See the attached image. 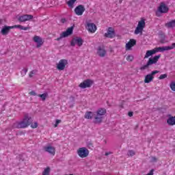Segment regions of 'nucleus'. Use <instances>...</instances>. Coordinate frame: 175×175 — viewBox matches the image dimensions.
Here are the masks:
<instances>
[{
  "mask_svg": "<svg viewBox=\"0 0 175 175\" xmlns=\"http://www.w3.org/2000/svg\"><path fill=\"white\" fill-rule=\"evenodd\" d=\"M31 124H32V118H29V116H28V114H25V118L22 122L14 124V128H27V126H29Z\"/></svg>",
  "mask_w": 175,
  "mask_h": 175,
  "instance_id": "1",
  "label": "nucleus"
},
{
  "mask_svg": "<svg viewBox=\"0 0 175 175\" xmlns=\"http://www.w3.org/2000/svg\"><path fill=\"white\" fill-rule=\"evenodd\" d=\"M107 113L106 109L99 108L96 112V116L94 117V124H102L103 122V116Z\"/></svg>",
  "mask_w": 175,
  "mask_h": 175,
  "instance_id": "2",
  "label": "nucleus"
},
{
  "mask_svg": "<svg viewBox=\"0 0 175 175\" xmlns=\"http://www.w3.org/2000/svg\"><path fill=\"white\" fill-rule=\"evenodd\" d=\"M161 58V55H156L152 58H149L146 65H144L140 67V70H146V69H148L151 65H154V64H157L158 62V59Z\"/></svg>",
  "mask_w": 175,
  "mask_h": 175,
  "instance_id": "3",
  "label": "nucleus"
},
{
  "mask_svg": "<svg viewBox=\"0 0 175 175\" xmlns=\"http://www.w3.org/2000/svg\"><path fill=\"white\" fill-rule=\"evenodd\" d=\"M169 12V8L167 7L165 3H161L157 11H156L157 17H161L162 13H167Z\"/></svg>",
  "mask_w": 175,
  "mask_h": 175,
  "instance_id": "4",
  "label": "nucleus"
},
{
  "mask_svg": "<svg viewBox=\"0 0 175 175\" xmlns=\"http://www.w3.org/2000/svg\"><path fill=\"white\" fill-rule=\"evenodd\" d=\"M83 43H84V40H83L82 38L75 37L71 40L70 46H72V47H75V46L77 44L79 47H81V46H83Z\"/></svg>",
  "mask_w": 175,
  "mask_h": 175,
  "instance_id": "5",
  "label": "nucleus"
},
{
  "mask_svg": "<svg viewBox=\"0 0 175 175\" xmlns=\"http://www.w3.org/2000/svg\"><path fill=\"white\" fill-rule=\"evenodd\" d=\"M73 29H74L73 26L68 28L66 31H64L60 34L59 38H57L56 40L59 41L63 38H68V36H70V35L73 33Z\"/></svg>",
  "mask_w": 175,
  "mask_h": 175,
  "instance_id": "6",
  "label": "nucleus"
},
{
  "mask_svg": "<svg viewBox=\"0 0 175 175\" xmlns=\"http://www.w3.org/2000/svg\"><path fill=\"white\" fill-rule=\"evenodd\" d=\"M77 154L80 158H87V157L90 154V150H88L87 148H80L77 150Z\"/></svg>",
  "mask_w": 175,
  "mask_h": 175,
  "instance_id": "7",
  "label": "nucleus"
},
{
  "mask_svg": "<svg viewBox=\"0 0 175 175\" xmlns=\"http://www.w3.org/2000/svg\"><path fill=\"white\" fill-rule=\"evenodd\" d=\"M157 73H159V70H154L150 74L147 75L145 77L144 83L148 84V83H151L154 80V76L157 75Z\"/></svg>",
  "mask_w": 175,
  "mask_h": 175,
  "instance_id": "8",
  "label": "nucleus"
},
{
  "mask_svg": "<svg viewBox=\"0 0 175 175\" xmlns=\"http://www.w3.org/2000/svg\"><path fill=\"white\" fill-rule=\"evenodd\" d=\"M94 84V81L91 79H86L81 83L79 85L80 88L84 90L85 88H90Z\"/></svg>",
  "mask_w": 175,
  "mask_h": 175,
  "instance_id": "9",
  "label": "nucleus"
},
{
  "mask_svg": "<svg viewBox=\"0 0 175 175\" xmlns=\"http://www.w3.org/2000/svg\"><path fill=\"white\" fill-rule=\"evenodd\" d=\"M105 38H109V39H113V38H116V31L114 28L109 27H108L107 33L104 34Z\"/></svg>",
  "mask_w": 175,
  "mask_h": 175,
  "instance_id": "10",
  "label": "nucleus"
},
{
  "mask_svg": "<svg viewBox=\"0 0 175 175\" xmlns=\"http://www.w3.org/2000/svg\"><path fill=\"white\" fill-rule=\"evenodd\" d=\"M66 65H68V60L62 59L57 64V69H58V70H64Z\"/></svg>",
  "mask_w": 175,
  "mask_h": 175,
  "instance_id": "11",
  "label": "nucleus"
},
{
  "mask_svg": "<svg viewBox=\"0 0 175 175\" xmlns=\"http://www.w3.org/2000/svg\"><path fill=\"white\" fill-rule=\"evenodd\" d=\"M75 12L77 16H83V13L85 12V8L83 5H79L75 8Z\"/></svg>",
  "mask_w": 175,
  "mask_h": 175,
  "instance_id": "12",
  "label": "nucleus"
},
{
  "mask_svg": "<svg viewBox=\"0 0 175 175\" xmlns=\"http://www.w3.org/2000/svg\"><path fill=\"white\" fill-rule=\"evenodd\" d=\"M33 42H35L36 43H37L36 47L37 49H39V47H42V46H43V40L42 39V38L38 36H35L33 38Z\"/></svg>",
  "mask_w": 175,
  "mask_h": 175,
  "instance_id": "13",
  "label": "nucleus"
},
{
  "mask_svg": "<svg viewBox=\"0 0 175 175\" xmlns=\"http://www.w3.org/2000/svg\"><path fill=\"white\" fill-rule=\"evenodd\" d=\"M32 18H33V16L29 14H25L23 16H19L18 20L21 23H24L25 21L32 20Z\"/></svg>",
  "mask_w": 175,
  "mask_h": 175,
  "instance_id": "14",
  "label": "nucleus"
},
{
  "mask_svg": "<svg viewBox=\"0 0 175 175\" xmlns=\"http://www.w3.org/2000/svg\"><path fill=\"white\" fill-rule=\"evenodd\" d=\"M13 28H16L14 26H6L5 25L1 31V33L3 35H8L9 33V32H10L11 29H13Z\"/></svg>",
  "mask_w": 175,
  "mask_h": 175,
  "instance_id": "15",
  "label": "nucleus"
},
{
  "mask_svg": "<svg viewBox=\"0 0 175 175\" xmlns=\"http://www.w3.org/2000/svg\"><path fill=\"white\" fill-rule=\"evenodd\" d=\"M133 46H136V40L131 39L129 42L126 44V50H131Z\"/></svg>",
  "mask_w": 175,
  "mask_h": 175,
  "instance_id": "16",
  "label": "nucleus"
},
{
  "mask_svg": "<svg viewBox=\"0 0 175 175\" xmlns=\"http://www.w3.org/2000/svg\"><path fill=\"white\" fill-rule=\"evenodd\" d=\"M97 54L99 55V57H101V58H103L106 55V50L104 47L98 46L97 49Z\"/></svg>",
  "mask_w": 175,
  "mask_h": 175,
  "instance_id": "17",
  "label": "nucleus"
},
{
  "mask_svg": "<svg viewBox=\"0 0 175 175\" xmlns=\"http://www.w3.org/2000/svg\"><path fill=\"white\" fill-rule=\"evenodd\" d=\"M44 150L46 152L51 154V155H55V148L49 146H45L44 148Z\"/></svg>",
  "mask_w": 175,
  "mask_h": 175,
  "instance_id": "18",
  "label": "nucleus"
},
{
  "mask_svg": "<svg viewBox=\"0 0 175 175\" xmlns=\"http://www.w3.org/2000/svg\"><path fill=\"white\" fill-rule=\"evenodd\" d=\"M87 29L89 31V32L94 33V32L96 31V25L94 23H88Z\"/></svg>",
  "mask_w": 175,
  "mask_h": 175,
  "instance_id": "19",
  "label": "nucleus"
},
{
  "mask_svg": "<svg viewBox=\"0 0 175 175\" xmlns=\"http://www.w3.org/2000/svg\"><path fill=\"white\" fill-rule=\"evenodd\" d=\"M159 36L160 37V43H161V44H164V43H167V41H166V36L165 35V33L160 31L159 33Z\"/></svg>",
  "mask_w": 175,
  "mask_h": 175,
  "instance_id": "20",
  "label": "nucleus"
},
{
  "mask_svg": "<svg viewBox=\"0 0 175 175\" xmlns=\"http://www.w3.org/2000/svg\"><path fill=\"white\" fill-rule=\"evenodd\" d=\"M92 117H94V113L92 111H86L84 116V118L86 120H92Z\"/></svg>",
  "mask_w": 175,
  "mask_h": 175,
  "instance_id": "21",
  "label": "nucleus"
},
{
  "mask_svg": "<svg viewBox=\"0 0 175 175\" xmlns=\"http://www.w3.org/2000/svg\"><path fill=\"white\" fill-rule=\"evenodd\" d=\"M165 27H166V28H172V29L174 28V27H175V19L165 23Z\"/></svg>",
  "mask_w": 175,
  "mask_h": 175,
  "instance_id": "22",
  "label": "nucleus"
},
{
  "mask_svg": "<svg viewBox=\"0 0 175 175\" xmlns=\"http://www.w3.org/2000/svg\"><path fill=\"white\" fill-rule=\"evenodd\" d=\"M169 51L167 46L157 47L154 49V51H156V53H158V51H160V53H163V51Z\"/></svg>",
  "mask_w": 175,
  "mask_h": 175,
  "instance_id": "23",
  "label": "nucleus"
},
{
  "mask_svg": "<svg viewBox=\"0 0 175 175\" xmlns=\"http://www.w3.org/2000/svg\"><path fill=\"white\" fill-rule=\"evenodd\" d=\"M156 53L157 51H155V49L147 51L144 56V59L148 58V57H151V55H153V54H155Z\"/></svg>",
  "mask_w": 175,
  "mask_h": 175,
  "instance_id": "24",
  "label": "nucleus"
},
{
  "mask_svg": "<svg viewBox=\"0 0 175 175\" xmlns=\"http://www.w3.org/2000/svg\"><path fill=\"white\" fill-rule=\"evenodd\" d=\"M137 27H139V28H142L143 29H144V27H146V21H144V19H142L141 21H139L138 22Z\"/></svg>",
  "mask_w": 175,
  "mask_h": 175,
  "instance_id": "25",
  "label": "nucleus"
},
{
  "mask_svg": "<svg viewBox=\"0 0 175 175\" xmlns=\"http://www.w3.org/2000/svg\"><path fill=\"white\" fill-rule=\"evenodd\" d=\"M134 33L135 35H139V33H141V35H142L143 33V28L139 27V26H137V27L134 31Z\"/></svg>",
  "mask_w": 175,
  "mask_h": 175,
  "instance_id": "26",
  "label": "nucleus"
},
{
  "mask_svg": "<svg viewBox=\"0 0 175 175\" xmlns=\"http://www.w3.org/2000/svg\"><path fill=\"white\" fill-rule=\"evenodd\" d=\"M38 96H39L40 98H41L43 102H44V100H46V98H47V96H49V94L47 93H44L42 94H38Z\"/></svg>",
  "mask_w": 175,
  "mask_h": 175,
  "instance_id": "27",
  "label": "nucleus"
},
{
  "mask_svg": "<svg viewBox=\"0 0 175 175\" xmlns=\"http://www.w3.org/2000/svg\"><path fill=\"white\" fill-rule=\"evenodd\" d=\"M77 0H69L67 2V5H68L69 8H73L74 5H75V2H76Z\"/></svg>",
  "mask_w": 175,
  "mask_h": 175,
  "instance_id": "28",
  "label": "nucleus"
},
{
  "mask_svg": "<svg viewBox=\"0 0 175 175\" xmlns=\"http://www.w3.org/2000/svg\"><path fill=\"white\" fill-rule=\"evenodd\" d=\"M15 28H19L20 29H23V31H27V29H29V27H24L23 26L21 25H14Z\"/></svg>",
  "mask_w": 175,
  "mask_h": 175,
  "instance_id": "29",
  "label": "nucleus"
},
{
  "mask_svg": "<svg viewBox=\"0 0 175 175\" xmlns=\"http://www.w3.org/2000/svg\"><path fill=\"white\" fill-rule=\"evenodd\" d=\"M135 154L136 153L135 152V150H129L127 155L129 157H133L134 155H135Z\"/></svg>",
  "mask_w": 175,
  "mask_h": 175,
  "instance_id": "30",
  "label": "nucleus"
},
{
  "mask_svg": "<svg viewBox=\"0 0 175 175\" xmlns=\"http://www.w3.org/2000/svg\"><path fill=\"white\" fill-rule=\"evenodd\" d=\"M50 173V167H47L43 172L42 175H49Z\"/></svg>",
  "mask_w": 175,
  "mask_h": 175,
  "instance_id": "31",
  "label": "nucleus"
},
{
  "mask_svg": "<svg viewBox=\"0 0 175 175\" xmlns=\"http://www.w3.org/2000/svg\"><path fill=\"white\" fill-rule=\"evenodd\" d=\"M133 56L131 55H129L127 57H126V61H129V62H132V61H133Z\"/></svg>",
  "mask_w": 175,
  "mask_h": 175,
  "instance_id": "32",
  "label": "nucleus"
},
{
  "mask_svg": "<svg viewBox=\"0 0 175 175\" xmlns=\"http://www.w3.org/2000/svg\"><path fill=\"white\" fill-rule=\"evenodd\" d=\"M87 146L90 150H92V148H94V144H92V142H88Z\"/></svg>",
  "mask_w": 175,
  "mask_h": 175,
  "instance_id": "33",
  "label": "nucleus"
},
{
  "mask_svg": "<svg viewBox=\"0 0 175 175\" xmlns=\"http://www.w3.org/2000/svg\"><path fill=\"white\" fill-rule=\"evenodd\" d=\"M170 88H171L172 91H175V81H172L170 83Z\"/></svg>",
  "mask_w": 175,
  "mask_h": 175,
  "instance_id": "34",
  "label": "nucleus"
},
{
  "mask_svg": "<svg viewBox=\"0 0 175 175\" xmlns=\"http://www.w3.org/2000/svg\"><path fill=\"white\" fill-rule=\"evenodd\" d=\"M166 77H167V74L161 75L159 77V80H163V79H166Z\"/></svg>",
  "mask_w": 175,
  "mask_h": 175,
  "instance_id": "35",
  "label": "nucleus"
},
{
  "mask_svg": "<svg viewBox=\"0 0 175 175\" xmlns=\"http://www.w3.org/2000/svg\"><path fill=\"white\" fill-rule=\"evenodd\" d=\"M58 124H61V120H56V122L54 124V128H57V126H58Z\"/></svg>",
  "mask_w": 175,
  "mask_h": 175,
  "instance_id": "36",
  "label": "nucleus"
},
{
  "mask_svg": "<svg viewBox=\"0 0 175 175\" xmlns=\"http://www.w3.org/2000/svg\"><path fill=\"white\" fill-rule=\"evenodd\" d=\"M35 73H36V70H33L31 72H30L29 77H33V75H35Z\"/></svg>",
  "mask_w": 175,
  "mask_h": 175,
  "instance_id": "37",
  "label": "nucleus"
},
{
  "mask_svg": "<svg viewBox=\"0 0 175 175\" xmlns=\"http://www.w3.org/2000/svg\"><path fill=\"white\" fill-rule=\"evenodd\" d=\"M168 50H173V49H175V43H172L170 46H167Z\"/></svg>",
  "mask_w": 175,
  "mask_h": 175,
  "instance_id": "38",
  "label": "nucleus"
},
{
  "mask_svg": "<svg viewBox=\"0 0 175 175\" xmlns=\"http://www.w3.org/2000/svg\"><path fill=\"white\" fill-rule=\"evenodd\" d=\"M31 126L33 129L38 128V122H35L34 124H31Z\"/></svg>",
  "mask_w": 175,
  "mask_h": 175,
  "instance_id": "39",
  "label": "nucleus"
},
{
  "mask_svg": "<svg viewBox=\"0 0 175 175\" xmlns=\"http://www.w3.org/2000/svg\"><path fill=\"white\" fill-rule=\"evenodd\" d=\"M29 94V95H31L32 96H36V92H35V91H31Z\"/></svg>",
  "mask_w": 175,
  "mask_h": 175,
  "instance_id": "40",
  "label": "nucleus"
},
{
  "mask_svg": "<svg viewBox=\"0 0 175 175\" xmlns=\"http://www.w3.org/2000/svg\"><path fill=\"white\" fill-rule=\"evenodd\" d=\"M146 175H154V170H151Z\"/></svg>",
  "mask_w": 175,
  "mask_h": 175,
  "instance_id": "41",
  "label": "nucleus"
},
{
  "mask_svg": "<svg viewBox=\"0 0 175 175\" xmlns=\"http://www.w3.org/2000/svg\"><path fill=\"white\" fill-rule=\"evenodd\" d=\"M27 72H28V69L27 68H25L22 70V72H24V75H27Z\"/></svg>",
  "mask_w": 175,
  "mask_h": 175,
  "instance_id": "42",
  "label": "nucleus"
},
{
  "mask_svg": "<svg viewBox=\"0 0 175 175\" xmlns=\"http://www.w3.org/2000/svg\"><path fill=\"white\" fill-rule=\"evenodd\" d=\"M128 116L129 117H133V113L132 111H129Z\"/></svg>",
  "mask_w": 175,
  "mask_h": 175,
  "instance_id": "43",
  "label": "nucleus"
},
{
  "mask_svg": "<svg viewBox=\"0 0 175 175\" xmlns=\"http://www.w3.org/2000/svg\"><path fill=\"white\" fill-rule=\"evenodd\" d=\"M61 23H62V24H65V23H66V19H65V18H62Z\"/></svg>",
  "mask_w": 175,
  "mask_h": 175,
  "instance_id": "44",
  "label": "nucleus"
},
{
  "mask_svg": "<svg viewBox=\"0 0 175 175\" xmlns=\"http://www.w3.org/2000/svg\"><path fill=\"white\" fill-rule=\"evenodd\" d=\"M152 161L153 162H157V157H152Z\"/></svg>",
  "mask_w": 175,
  "mask_h": 175,
  "instance_id": "45",
  "label": "nucleus"
},
{
  "mask_svg": "<svg viewBox=\"0 0 175 175\" xmlns=\"http://www.w3.org/2000/svg\"><path fill=\"white\" fill-rule=\"evenodd\" d=\"M110 154H111V152H105V157H107L108 155H110Z\"/></svg>",
  "mask_w": 175,
  "mask_h": 175,
  "instance_id": "46",
  "label": "nucleus"
},
{
  "mask_svg": "<svg viewBox=\"0 0 175 175\" xmlns=\"http://www.w3.org/2000/svg\"><path fill=\"white\" fill-rule=\"evenodd\" d=\"M66 175H73V174H66Z\"/></svg>",
  "mask_w": 175,
  "mask_h": 175,
  "instance_id": "47",
  "label": "nucleus"
}]
</instances>
